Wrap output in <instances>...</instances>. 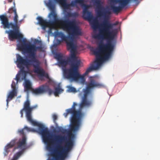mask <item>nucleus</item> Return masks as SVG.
Here are the masks:
<instances>
[{
  "label": "nucleus",
  "instance_id": "obj_1",
  "mask_svg": "<svg viewBox=\"0 0 160 160\" xmlns=\"http://www.w3.org/2000/svg\"><path fill=\"white\" fill-rule=\"evenodd\" d=\"M114 49V45L111 43L109 42L104 44L102 42H101L99 44L98 48L95 49L92 51L96 57L94 62L96 65H92L88 68L83 75H81L78 72L81 60L78 59L76 53L75 59L71 61L69 59H68L70 62V68H63L64 78L71 82L80 81L84 82L85 80L84 77L92 70L98 69L103 62L109 59L111 56Z\"/></svg>",
  "mask_w": 160,
  "mask_h": 160
},
{
  "label": "nucleus",
  "instance_id": "obj_2",
  "mask_svg": "<svg viewBox=\"0 0 160 160\" xmlns=\"http://www.w3.org/2000/svg\"><path fill=\"white\" fill-rule=\"evenodd\" d=\"M14 6L10 8L7 15L6 13L0 15V20L4 28H11L12 30H6L5 33L8 34V38L11 41L15 39H22L23 35L20 32V26L18 24V17L15 7V3L13 2Z\"/></svg>",
  "mask_w": 160,
  "mask_h": 160
},
{
  "label": "nucleus",
  "instance_id": "obj_3",
  "mask_svg": "<svg viewBox=\"0 0 160 160\" xmlns=\"http://www.w3.org/2000/svg\"><path fill=\"white\" fill-rule=\"evenodd\" d=\"M58 131L62 133H67L68 135V139L65 141L67 137L61 135H54L53 141L57 143L65 142L63 146L58 145L52 153V155L55 160H64L68 156L69 152L72 150L74 145L73 138L74 135L70 130L68 131L61 127H59Z\"/></svg>",
  "mask_w": 160,
  "mask_h": 160
},
{
  "label": "nucleus",
  "instance_id": "obj_4",
  "mask_svg": "<svg viewBox=\"0 0 160 160\" xmlns=\"http://www.w3.org/2000/svg\"><path fill=\"white\" fill-rule=\"evenodd\" d=\"M52 0H49L48 2L46 3V5L51 11L50 15L53 18L55 23L58 24L61 28L66 31L70 35L72 36L81 35V30L76 25L75 21H70L67 19H59L57 18L55 11V6ZM53 0L55 2L59 3L65 8H68L69 7V5L67 3L66 0Z\"/></svg>",
  "mask_w": 160,
  "mask_h": 160
},
{
  "label": "nucleus",
  "instance_id": "obj_5",
  "mask_svg": "<svg viewBox=\"0 0 160 160\" xmlns=\"http://www.w3.org/2000/svg\"><path fill=\"white\" fill-rule=\"evenodd\" d=\"M108 8V7L103 8L102 12L98 11V16L103 17L104 19L101 25V28L99 29V33L93 35V37L98 40L107 39L108 40L107 43L109 42L114 45L111 43V41L115 38L117 31L116 29H113V28L114 26L118 24L119 22L116 21L114 23H112L109 21L112 12L109 10L107 9Z\"/></svg>",
  "mask_w": 160,
  "mask_h": 160
},
{
  "label": "nucleus",
  "instance_id": "obj_6",
  "mask_svg": "<svg viewBox=\"0 0 160 160\" xmlns=\"http://www.w3.org/2000/svg\"><path fill=\"white\" fill-rule=\"evenodd\" d=\"M31 47L29 46L27 51L26 52L29 54V57L31 58L29 60L24 58L20 55H17L16 63L17 67L20 69V72L23 76L22 79L25 80L28 72L24 70L25 67L27 68L30 65L33 68V72L38 74L40 76H44L46 78H49L48 74L45 73L44 69L40 66L41 63L36 58V52L31 49Z\"/></svg>",
  "mask_w": 160,
  "mask_h": 160
},
{
  "label": "nucleus",
  "instance_id": "obj_7",
  "mask_svg": "<svg viewBox=\"0 0 160 160\" xmlns=\"http://www.w3.org/2000/svg\"><path fill=\"white\" fill-rule=\"evenodd\" d=\"M24 109L26 112V116L27 120L33 125L38 126V132L42 136L43 141L45 143L48 144L51 142V135L49 130L47 128L41 123L32 120L31 116V112L34 109L37 107V106L30 107V102L27 99L24 103Z\"/></svg>",
  "mask_w": 160,
  "mask_h": 160
},
{
  "label": "nucleus",
  "instance_id": "obj_8",
  "mask_svg": "<svg viewBox=\"0 0 160 160\" xmlns=\"http://www.w3.org/2000/svg\"><path fill=\"white\" fill-rule=\"evenodd\" d=\"M142 0H112V1L116 3H118L119 6H116L114 5H111L110 6V8L108 7L107 9L110 10H112V12L115 14H118L121 11L123 8L127 6L131 2H135L137 4H138ZM94 4L95 5L98 9L97 13L98 11L102 12L103 11V8H105L102 6L103 2L101 0H92Z\"/></svg>",
  "mask_w": 160,
  "mask_h": 160
},
{
  "label": "nucleus",
  "instance_id": "obj_9",
  "mask_svg": "<svg viewBox=\"0 0 160 160\" xmlns=\"http://www.w3.org/2000/svg\"><path fill=\"white\" fill-rule=\"evenodd\" d=\"M77 105V104L76 103L73 102L71 108L66 109V112L63 114L65 117H67L69 113L72 114L70 129L74 132L79 129L80 125V120L84 116V113L80 109L76 110L75 106Z\"/></svg>",
  "mask_w": 160,
  "mask_h": 160
},
{
  "label": "nucleus",
  "instance_id": "obj_10",
  "mask_svg": "<svg viewBox=\"0 0 160 160\" xmlns=\"http://www.w3.org/2000/svg\"><path fill=\"white\" fill-rule=\"evenodd\" d=\"M55 35L56 37L61 38V40L57 39L56 40V45H59L61 43L65 41L67 44V49L70 50L71 56L69 58L70 61H72L75 58V54L76 53V46L74 43L72 39L75 36L78 35H75L74 36H72V35H70L71 37L66 36L64 33L62 32H56L55 33Z\"/></svg>",
  "mask_w": 160,
  "mask_h": 160
},
{
  "label": "nucleus",
  "instance_id": "obj_11",
  "mask_svg": "<svg viewBox=\"0 0 160 160\" xmlns=\"http://www.w3.org/2000/svg\"><path fill=\"white\" fill-rule=\"evenodd\" d=\"M87 8L83 11L82 17L84 19L89 22L90 25L94 30L98 27V22L97 19L93 18L91 13L87 10Z\"/></svg>",
  "mask_w": 160,
  "mask_h": 160
},
{
  "label": "nucleus",
  "instance_id": "obj_12",
  "mask_svg": "<svg viewBox=\"0 0 160 160\" xmlns=\"http://www.w3.org/2000/svg\"><path fill=\"white\" fill-rule=\"evenodd\" d=\"M32 92L36 95H41L46 92H48L49 95L53 92V91L47 85H43L37 88L32 89Z\"/></svg>",
  "mask_w": 160,
  "mask_h": 160
},
{
  "label": "nucleus",
  "instance_id": "obj_13",
  "mask_svg": "<svg viewBox=\"0 0 160 160\" xmlns=\"http://www.w3.org/2000/svg\"><path fill=\"white\" fill-rule=\"evenodd\" d=\"M104 87V86L103 84L96 81L93 78L90 77L87 87L86 89L83 90V91L90 93L91 89L96 88H100Z\"/></svg>",
  "mask_w": 160,
  "mask_h": 160
},
{
  "label": "nucleus",
  "instance_id": "obj_14",
  "mask_svg": "<svg viewBox=\"0 0 160 160\" xmlns=\"http://www.w3.org/2000/svg\"><path fill=\"white\" fill-rule=\"evenodd\" d=\"M37 19L38 23L42 26V29L44 30H45L46 28L48 27H51L53 28H55L56 23L54 21L48 22L40 17H38Z\"/></svg>",
  "mask_w": 160,
  "mask_h": 160
},
{
  "label": "nucleus",
  "instance_id": "obj_15",
  "mask_svg": "<svg viewBox=\"0 0 160 160\" xmlns=\"http://www.w3.org/2000/svg\"><path fill=\"white\" fill-rule=\"evenodd\" d=\"M17 148H19L22 149V151L17 152L13 156L14 157L18 153L20 152L21 154L19 157L23 153L24 151L27 148L26 145V138L25 137L22 138L21 140H20L17 143Z\"/></svg>",
  "mask_w": 160,
  "mask_h": 160
},
{
  "label": "nucleus",
  "instance_id": "obj_16",
  "mask_svg": "<svg viewBox=\"0 0 160 160\" xmlns=\"http://www.w3.org/2000/svg\"><path fill=\"white\" fill-rule=\"evenodd\" d=\"M11 87L12 89L9 92L7 96L6 100L7 105H8V102L11 101L15 97L17 96V91L15 86V83L14 81H12L11 84Z\"/></svg>",
  "mask_w": 160,
  "mask_h": 160
},
{
  "label": "nucleus",
  "instance_id": "obj_17",
  "mask_svg": "<svg viewBox=\"0 0 160 160\" xmlns=\"http://www.w3.org/2000/svg\"><path fill=\"white\" fill-rule=\"evenodd\" d=\"M84 94L82 98V101L80 104V108L82 111V108L85 106H88L91 104V101L87 100L88 95L90 94L87 92L83 91Z\"/></svg>",
  "mask_w": 160,
  "mask_h": 160
},
{
  "label": "nucleus",
  "instance_id": "obj_18",
  "mask_svg": "<svg viewBox=\"0 0 160 160\" xmlns=\"http://www.w3.org/2000/svg\"><path fill=\"white\" fill-rule=\"evenodd\" d=\"M71 56L70 55L69 57L68 58L67 60H66L65 59H63V56L62 55L58 54H57L56 56V58L58 60L59 64L62 67H65L68 64V63L70 65V62L69 61V59Z\"/></svg>",
  "mask_w": 160,
  "mask_h": 160
},
{
  "label": "nucleus",
  "instance_id": "obj_19",
  "mask_svg": "<svg viewBox=\"0 0 160 160\" xmlns=\"http://www.w3.org/2000/svg\"><path fill=\"white\" fill-rule=\"evenodd\" d=\"M26 39H23V42L20 43L18 44L17 46L18 50H22L25 52H26L28 51V49L31 44L29 43L28 44L26 43Z\"/></svg>",
  "mask_w": 160,
  "mask_h": 160
},
{
  "label": "nucleus",
  "instance_id": "obj_20",
  "mask_svg": "<svg viewBox=\"0 0 160 160\" xmlns=\"http://www.w3.org/2000/svg\"><path fill=\"white\" fill-rule=\"evenodd\" d=\"M16 140L15 139L12 140L5 147L3 152V154L5 156H7L11 148H12L14 146L16 143Z\"/></svg>",
  "mask_w": 160,
  "mask_h": 160
},
{
  "label": "nucleus",
  "instance_id": "obj_21",
  "mask_svg": "<svg viewBox=\"0 0 160 160\" xmlns=\"http://www.w3.org/2000/svg\"><path fill=\"white\" fill-rule=\"evenodd\" d=\"M16 140L15 139L12 140L5 147L3 152V154L5 156H7L11 148H12L14 146L16 143Z\"/></svg>",
  "mask_w": 160,
  "mask_h": 160
},
{
  "label": "nucleus",
  "instance_id": "obj_22",
  "mask_svg": "<svg viewBox=\"0 0 160 160\" xmlns=\"http://www.w3.org/2000/svg\"><path fill=\"white\" fill-rule=\"evenodd\" d=\"M25 130H26L28 132H38L35 129L33 128H28L26 126H25L23 128L21 129L18 130V131L19 134L22 136V138L24 137H25V134L24 132Z\"/></svg>",
  "mask_w": 160,
  "mask_h": 160
},
{
  "label": "nucleus",
  "instance_id": "obj_23",
  "mask_svg": "<svg viewBox=\"0 0 160 160\" xmlns=\"http://www.w3.org/2000/svg\"><path fill=\"white\" fill-rule=\"evenodd\" d=\"M77 3H79L82 6H83L84 7V8L83 10L87 8V10H88V8L89 7L88 5L85 4L84 3V0H75L74 1L72 2L71 3V5L72 6H74L76 5V4Z\"/></svg>",
  "mask_w": 160,
  "mask_h": 160
},
{
  "label": "nucleus",
  "instance_id": "obj_24",
  "mask_svg": "<svg viewBox=\"0 0 160 160\" xmlns=\"http://www.w3.org/2000/svg\"><path fill=\"white\" fill-rule=\"evenodd\" d=\"M30 46L31 47V49L35 51H37V50H38L41 51L42 50V47L41 46L37 47L34 44H31Z\"/></svg>",
  "mask_w": 160,
  "mask_h": 160
},
{
  "label": "nucleus",
  "instance_id": "obj_25",
  "mask_svg": "<svg viewBox=\"0 0 160 160\" xmlns=\"http://www.w3.org/2000/svg\"><path fill=\"white\" fill-rule=\"evenodd\" d=\"M63 91L59 87L56 88H55V91L54 92V94L56 96L58 95V94L62 92Z\"/></svg>",
  "mask_w": 160,
  "mask_h": 160
},
{
  "label": "nucleus",
  "instance_id": "obj_26",
  "mask_svg": "<svg viewBox=\"0 0 160 160\" xmlns=\"http://www.w3.org/2000/svg\"><path fill=\"white\" fill-rule=\"evenodd\" d=\"M25 87L27 89H30L31 88L30 82L28 80L25 81Z\"/></svg>",
  "mask_w": 160,
  "mask_h": 160
},
{
  "label": "nucleus",
  "instance_id": "obj_27",
  "mask_svg": "<svg viewBox=\"0 0 160 160\" xmlns=\"http://www.w3.org/2000/svg\"><path fill=\"white\" fill-rule=\"evenodd\" d=\"M21 153H20V152L18 153L13 158L11 159V160H17L18 158L19 157Z\"/></svg>",
  "mask_w": 160,
  "mask_h": 160
},
{
  "label": "nucleus",
  "instance_id": "obj_28",
  "mask_svg": "<svg viewBox=\"0 0 160 160\" xmlns=\"http://www.w3.org/2000/svg\"><path fill=\"white\" fill-rule=\"evenodd\" d=\"M69 90L72 92H76V89L74 87H70L69 88Z\"/></svg>",
  "mask_w": 160,
  "mask_h": 160
},
{
  "label": "nucleus",
  "instance_id": "obj_29",
  "mask_svg": "<svg viewBox=\"0 0 160 160\" xmlns=\"http://www.w3.org/2000/svg\"><path fill=\"white\" fill-rule=\"evenodd\" d=\"M72 17L76 18L78 16V14L77 12L72 13Z\"/></svg>",
  "mask_w": 160,
  "mask_h": 160
},
{
  "label": "nucleus",
  "instance_id": "obj_30",
  "mask_svg": "<svg viewBox=\"0 0 160 160\" xmlns=\"http://www.w3.org/2000/svg\"><path fill=\"white\" fill-rule=\"evenodd\" d=\"M52 118L54 122L55 123L56 120L58 118L57 116L55 114H53L52 116Z\"/></svg>",
  "mask_w": 160,
  "mask_h": 160
},
{
  "label": "nucleus",
  "instance_id": "obj_31",
  "mask_svg": "<svg viewBox=\"0 0 160 160\" xmlns=\"http://www.w3.org/2000/svg\"><path fill=\"white\" fill-rule=\"evenodd\" d=\"M23 110L25 111V109H24V107L20 111V114L21 115V117H23Z\"/></svg>",
  "mask_w": 160,
  "mask_h": 160
},
{
  "label": "nucleus",
  "instance_id": "obj_32",
  "mask_svg": "<svg viewBox=\"0 0 160 160\" xmlns=\"http://www.w3.org/2000/svg\"><path fill=\"white\" fill-rule=\"evenodd\" d=\"M72 13L68 12V13L67 16L68 17H72Z\"/></svg>",
  "mask_w": 160,
  "mask_h": 160
},
{
  "label": "nucleus",
  "instance_id": "obj_33",
  "mask_svg": "<svg viewBox=\"0 0 160 160\" xmlns=\"http://www.w3.org/2000/svg\"><path fill=\"white\" fill-rule=\"evenodd\" d=\"M35 43H38V44H41V42L38 39H36L35 42Z\"/></svg>",
  "mask_w": 160,
  "mask_h": 160
},
{
  "label": "nucleus",
  "instance_id": "obj_34",
  "mask_svg": "<svg viewBox=\"0 0 160 160\" xmlns=\"http://www.w3.org/2000/svg\"><path fill=\"white\" fill-rule=\"evenodd\" d=\"M16 79L17 80V81L18 82V80L20 79V77H19V75L17 74L16 75Z\"/></svg>",
  "mask_w": 160,
  "mask_h": 160
},
{
  "label": "nucleus",
  "instance_id": "obj_35",
  "mask_svg": "<svg viewBox=\"0 0 160 160\" xmlns=\"http://www.w3.org/2000/svg\"><path fill=\"white\" fill-rule=\"evenodd\" d=\"M49 27V30H48V32L49 33H51L52 32V29H53V28H52L51 27Z\"/></svg>",
  "mask_w": 160,
  "mask_h": 160
},
{
  "label": "nucleus",
  "instance_id": "obj_36",
  "mask_svg": "<svg viewBox=\"0 0 160 160\" xmlns=\"http://www.w3.org/2000/svg\"><path fill=\"white\" fill-rule=\"evenodd\" d=\"M47 148L49 150H50L51 149V147L50 146L48 145L47 146Z\"/></svg>",
  "mask_w": 160,
  "mask_h": 160
},
{
  "label": "nucleus",
  "instance_id": "obj_37",
  "mask_svg": "<svg viewBox=\"0 0 160 160\" xmlns=\"http://www.w3.org/2000/svg\"><path fill=\"white\" fill-rule=\"evenodd\" d=\"M8 0V2L11 3V2H12V1L13 0Z\"/></svg>",
  "mask_w": 160,
  "mask_h": 160
},
{
  "label": "nucleus",
  "instance_id": "obj_38",
  "mask_svg": "<svg viewBox=\"0 0 160 160\" xmlns=\"http://www.w3.org/2000/svg\"><path fill=\"white\" fill-rule=\"evenodd\" d=\"M52 156V157H53V159H48V160H55V159L54 158H53V156Z\"/></svg>",
  "mask_w": 160,
  "mask_h": 160
}]
</instances>
